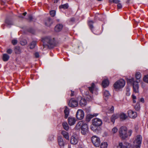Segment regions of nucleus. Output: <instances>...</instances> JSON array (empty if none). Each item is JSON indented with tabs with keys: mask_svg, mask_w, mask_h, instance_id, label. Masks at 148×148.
<instances>
[{
	"mask_svg": "<svg viewBox=\"0 0 148 148\" xmlns=\"http://www.w3.org/2000/svg\"><path fill=\"white\" fill-rule=\"evenodd\" d=\"M27 12H25L24 13H23V14H21L19 15L18 16V17H19V18H24V17L23 16V15H24V16H25L26 15V14H27Z\"/></svg>",
	"mask_w": 148,
	"mask_h": 148,
	"instance_id": "43",
	"label": "nucleus"
},
{
	"mask_svg": "<svg viewBox=\"0 0 148 148\" xmlns=\"http://www.w3.org/2000/svg\"><path fill=\"white\" fill-rule=\"evenodd\" d=\"M42 41L43 42V44L44 47L47 46L48 48H51L53 46V40L50 37H47L44 38Z\"/></svg>",
	"mask_w": 148,
	"mask_h": 148,
	"instance_id": "2",
	"label": "nucleus"
},
{
	"mask_svg": "<svg viewBox=\"0 0 148 148\" xmlns=\"http://www.w3.org/2000/svg\"><path fill=\"white\" fill-rule=\"evenodd\" d=\"M142 139V136L140 135H137L135 138L133 142V145H141Z\"/></svg>",
	"mask_w": 148,
	"mask_h": 148,
	"instance_id": "5",
	"label": "nucleus"
},
{
	"mask_svg": "<svg viewBox=\"0 0 148 148\" xmlns=\"http://www.w3.org/2000/svg\"><path fill=\"white\" fill-rule=\"evenodd\" d=\"M51 54H51V56H52V55H53L52 53H51Z\"/></svg>",
	"mask_w": 148,
	"mask_h": 148,
	"instance_id": "64",
	"label": "nucleus"
},
{
	"mask_svg": "<svg viewBox=\"0 0 148 148\" xmlns=\"http://www.w3.org/2000/svg\"><path fill=\"white\" fill-rule=\"evenodd\" d=\"M18 41L14 39L12 41V43L14 45H16Z\"/></svg>",
	"mask_w": 148,
	"mask_h": 148,
	"instance_id": "45",
	"label": "nucleus"
},
{
	"mask_svg": "<svg viewBox=\"0 0 148 148\" xmlns=\"http://www.w3.org/2000/svg\"><path fill=\"white\" fill-rule=\"evenodd\" d=\"M114 111V107L113 106H111L109 110V112L110 113H112Z\"/></svg>",
	"mask_w": 148,
	"mask_h": 148,
	"instance_id": "46",
	"label": "nucleus"
},
{
	"mask_svg": "<svg viewBox=\"0 0 148 148\" xmlns=\"http://www.w3.org/2000/svg\"><path fill=\"white\" fill-rule=\"evenodd\" d=\"M144 81L148 83V75L145 76L143 79Z\"/></svg>",
	"mask_w": 148,
	"mask_h": 148,
	"instance_id": "42",
	"label": "nucleus"
},
{
	"mask_svg": "<svg viewBox=\"0 0 148 148\" xmlns=\"http://www.w3.org/2000/svg\"><path fill=\"white\" fill-rule=\"evenodd\" d=\"M71 96H74V92L73 91H72V90H71Z\"/></svg>",
	"mask_w": 148,
	"mask_h": 148,
	"instance_id": "54",
	"label": "nucleus"
},
{
	"mask_svg": "<svg viewBox=\"0 0 148 148\" xmlns=\"http://www.w3.org/2000/svg\"><path fill=\"white\" fill-rule=\"evenodd\" d=\"M54 3H57L58 1V0H54Z\"/></svg>",
	"mask_w": 148,
	"mask_h": 148,
	"instance_id": "57",
	"label": "nucleus"
},
{
	"mask_svg": "<svg viewBox=\"0 0 148 148\" xmlns=\"http://www.w3.org/2000/svg\"><path fill=\"white\" fill-rule=\"evenodd\" d=\"M125 84V81L123 79H120L116 82L114 84V88L116 90L119 89L123 87Z\"/></svg>",
	"mask_w": 148,
	"mask_h": 148,
	"instance_id": "3",
	"label": "nucleus"
},
{
	"mask_svg": "<svg viewBox=\"0 0 148 148\" xmlns=\"http://www.w3.org/2000/svg\"><path fill=\"white\" fill-rule=\"evenodd\" d=\"M50 14L52 17H54L56 14V11L54 10H52L50 11Z\"/></svg>",
	"mask_w": 148,
	"mask_h": 148,
	"instance_id": "40",
	"label": "nucleus"
},
{
	"mask_svg": "<svg viewBox=\"0 0 148 148\" xmlns=\"http://www.w3.org/2000/svg\"><path fill=\"white\" fill-rule=\"evenodd\" d=\"M94 23V22H93L92 21H88V25L92 30L93 28V26L92 24Z\"/></svg>",
	"mask_w": 148,
	"mask_h": 148,
	"instance_id": "35",
	"label": "nucleus"
},
{
	"mask_svg": "<svg viewBox=\"0 0 148 148\" xmlns=\"http://www.w3.org/2000/svg\"><path fill=\"white\" fill-rule=\"evenodd\" d=\"M132 98L133 99H136V97L135 95H132Z\"/></svg>",
	"mask_w": 148,
	"mask_h": 148,
	"instance_id": "55",
	"label": "nucleus"
},
{
	"mask_svg": "<svg viewBox=\"0 0 148 148\" xmlns=\"http://www.w3.org/2000/svg\"><path fill=\"white\" fill-rule=\"evenodd\" d=\"M119 3V2L118 3H117V8L118 9H121L122 8V5L121 3Z\"/></svg>",
	"mask_w": 148,
	"mask_h": 148,
	"instance_id": "47",
	"label": "nucleus"
},
{
	"mask_svg": "<svg viewBox=\"0 0 148 148\" xmlns=\"http://www.w3.org/2000/svg\"><path fill=\"white\" fill-rule=\"evenodd\" d=\"M103 97L106 100H107L110 96L109 91L106 90H104L103 92Z\"/></svg>",
	"mask_w": 148,
	"mask_h": 148,
	"instance_id": "20",
	"label": "nucleus"
},
{
	"mask_svg": "<svg viewBox=\"0 0 148 148\" xmlns=\"http://www.w3.org/2000/svg\"><path fill=\"white\" fill-rule=\"evenodd\" d=\"M84 112L81 109H79L76 114V117L79 120H82L84 117Z\"/></svg>",
	"mask_w": 148,
	"mask_h": 148,
	"instance_id": "10",
	"label": "nucleus"
},
{
	"mask_svg": "<svg viewBox=\"0 0 148 148\" xmlns=\"http://www.w3.org/2000/svg\"><path fill=\"white\" fill-rule=\"evenodd\" d=\"M90 128L91 130L94 131L96 130L97 128V126L94 125L93 124L90 126Z\"/></svg>",
	"mask_w": 148,
	"mask_h": 148,
	"instance_id": "38",
	"label": "nucleus"
},
{
	"mask_svg": "<svg viewBox=\"0 0 148 148\" xmlns=\"http://www.w3.org/2000/svg\"><path fill=\"white\" fill-rule=\"evenodd\" d=\"M79 139L78 136L75 134H73L71 138L70 142L73 145H76Z\"/></svg>",
	"mask_w": 148,
	"mask_h": 148,
	"instance_id": "9",
	"label": "nucleus"
},
{
	"mask_svg": "<svg viewBox=\"0 0 148 148\" xmlns=\"http://www.w3.org/2000/svg\"><path fill=\"white\" fill-rule=\"evenodd\" d=\"M61 134L63 135L64 137L66 140H69V136L68 133L65 131H62Z\"/></svg>",
	"mask_w": 148,
	"mask_h": 148,
	"instance_id": "24",
	"label": "nucleus"
},
{
	"mask_svg": "<svg viewBox=\"0 0 148 148\" xmlns=\"http://www.w3.org/2000/svg\"><path fill=\"white\" fill-rule=\"evenodd\" d=\"M51 54H51V56H52V55H53L52 53H51Z\"/></svg>",
	"mask_w": 148,
	"mask_h": 148,
	"instance_id": "62",
	"label": "nucleus"
},
{
	"mask_svg": "<svg viewBox=\"0 0 148 148\" xmlns=\"http://www.w3.org/2000/svg\"><path fill=\"white\" fill-rule=\"evenodd\" d=\"M120 117L121 119L122 120H124L126 119L127 117V116L125 114L121 113L120 114Z\"/></svg>",
	"mask_w": 148,
	"mask_h": 148,
	"instance_id": "33",
	"label": "nucleus"
},
{
	"mask_svg": "<svg viewBox=\"0 0 148 148\" xmlns=\"http://www.w3.org/2000/svg\"><path fill=\"white\" fill-rule=\"evenodd\" d=\"M135 147V148H140V147L141 145H133Z\"/></svg>",
	"mask_w": 148,
	"mask_h": 148,
	"instance_id": "53",
	"label": "nucleus"
},
{
	"mask_svg": "<svg viewBox=\"0 0 148 148\" xmlns=\"http://www.w3.org/2000/svg\"><path fill=\"white\" fill-rule=\"evenodd\" d=\"M80 99L79 102V104L82 107H84L87 104V101L84 98L82 97L81 96L78 97V100Z\"/></svg>",
	"mask_w": 148,
	"mask_h": 148,
	"instance_id": "14",
	"label": "nucleus"
},
{
	"mask_svg": "<svg viewBox=\"0 0 148 148\" xmlns=\"http://www.w3.org/2000/svg\"><path fill=\"white\" fill-rule=\"evenodd\" d=\"M102 86L104 88H106L108 86L109 84V82L108 79H104L102 82Z\"/></svg>",
	"mask_w": 148,
	"mask_h": 148,
	"instance_id": "19",
	"label": "nucleus"
},
{
	"mask_svg": "<svg viewBox=\"0 0 148 148\" xmlns=\"http://www.w3.org/2000/svg\"><path fill=\"white\" fill-rule=\"evenodd\" d=\"M12 52V49H9L7 51V53L9 54H11Z\"/></svg>",
	"mask_w": 148,
	"mask_h": 148,
	"instance_id": "48",
	"label": "nucleus"
},
{
	"mask_svg": "<svg viewBox=\"0 0 148 148\" xmlns=\"http://www.w3.org/2000/svg\"><path fill=\"white\" fill-rule=\"evenodd\" d=\"M119 116V115L117 114H114L112 115L111 118V121L113 123L115 122V120L117 119Z\"/></svg>",
	"mask_w": 148,
	"mask_h": 148,
	"instance_id": "27",
	"label": "nucleus"
},
{
	"mask_svg": "<svg viewBox=\"0 0 148 148\" xmlns=\"http://www.w3.org/2000/svg\"><path fill=\"white\" fill-rule=\"evenodd\" d=\"M90 92L92 94L97 95L98 94V88L96 87L94 83H92L91 86L88 87Z\"/></svg>",
	"mask_w": 148,
	"mask_h": 148,
	"instance_id": "8",
	"label": "nucleus"
},
{
	"mask_svg": "<svg viewBox=\"0 0 148 148\" xmlns=\"http://www.w3.org/2000/svg\"><path fill=\"white\" fill-rule=\"evenodd\" d=\"M135 108L136 110L138 111L140 109V105L139 103H137L135 106Z\"/></svg>",
	"mask_w": 148,
	"mask_h": 148,
	"instance_id": "37",
	"label": "nucleus"
},
{
	"mask_svg": "<svg viewBox=\"0 0 148 148\" xmlns=\"http://www.w3.org/2000/svg\"><path fill=\"white\" fill-rule=\"evenodd\" d=\"M69 105L70 107L74 108L78 106V102L74 99H71L69 101Z\"/></svg>",
	"mask_w": 148,
	"mask_h": 148,
	"instance_id": "12",
	"label": "nucleus"
},
{
	"mask_svg": "<svg viewBox=\"0 0 148 148\" xmlns=\"http://www.w3.org/2000/svg\"><path fill=\"white\" fill-rule=\"evenodd\" d=\"M71 21L72 22H73L75 21V19L73 18H72L71 19Z\"/></svg>",
	"mask_w": 148,
	"mask_h": 148,
	"instance_id": "56",
	"label": "nucleus"
},
{
	"mask_svg": "<svg viewBox=\"0 0 148 148\" xmlns=\"http://www.w3.org/2000/svg\"><path fill=\"white\" fill-rule=\"evenodd\" d=\"M108 146V144L107 143L104 142L102 143L101 144L100 146L101 148H106Z\"/></svg>",
	"mask_w": 148,
	"mask_h": 148,
	"instance_id": "36",
	"label": "nucleus"
},
{
	"mask_svg": "<svg viewBox=\"0 0 148 148\" xmlns=\"http://www.w3.org/2000/svg\"><path fill=\"white\" fill-rule=\"evenodd\" d=\"M98 1H102V0H97Z\"/></svg>",
	"mask_w": 148,
	"mask_h": 148,
	"instance_id": "61",
	"label": "nucleus"
},
{
	"mask_svg": "<svg viewBox=\"0 0 148 148\" xmlns=\"http://www.w3.org/2000/svg\"><path fill=\"white\" fill-rule=\"evenodd\" d=\"M68 3H66L65 4L62 5H60L59 7L60 9H67L69 7Z\"/></svg>",
	"mask_w": 148,
	"mask_h": 148,
	"instance_id": "34",
	"label": "nucleus"
},
{
	"mask_svg": "<svg viewBox=\"0 0 148 148\" xmlns=\"http://www.w3.org/2000/svg\"><path fill=\"white\" fill-rule=\"evenodd\" d=\"M28 17H29V20L30 21H32L33 19V16L31 15H29V16H28Z\"/></svg>",
	"mask_w": 148,
	"mask_h": 148,
	"instance_id": "49",
	"label": "nucleus"
},
{
	"mask_svg": "<svg viewBox=\"0 0 148 148\" xmlns=\"http://www.w3.org/2000/svg\"><path fill=\"white\" fill-rule=\"evenodd\" d=\"M68 123L70 125H73L76 122L75 119L73 117H69L68 119Z\"/></svg>",
	"mask_w": 148,
	"mask_h": 148,
	"instance_id": "18",
	"label": "nucleus"
},
{
	"mask_svg": "<svg viewBox=\"0 0 148 148\" xmlns=\"http://www.w3.org/2000/svg\"><path fill=\"white\" fill-rule=\"evenodd\" d=\"M98 115L97 114H88L86 117V121H89L90 119L94 116H97Z\"/></svg>",
	"mask_w": 148,
	"mask_h": 148,
	"instance_id": "21",
	"label": "nucleus"
},
{
	"mask_svg": "<svg viewBox=\"0 0 148 148\" xmlns=\"http://www.w3.org/2000/svg\"><path fill=\"white\" fill-rule=\"evenodd\" d=\"M109 2L110 3H118L120 2V1L119 0H109Z\"/></svg>",
	"mask_w": 148,
	"mask_h": 148,
	"instance_id": "39",
	"label": "nucleus"
},
{
	"mask_svg": "<svg viewBox=\"0 0 148 148\" xmlns=\"http://www.w3.org/2000/svg\"><path fill=\"white\" fill-rule=\"evenodd\" d=\"M127 129L125 126L121 127L119 130V133L120 137L123 139H125L127 137Z\"/></svg>",
	"mask_w": 148,
	"mask_h": 148,
	"instance_id": "4",
	"label": "nucleus"
},
{
	"mask_svg": "<svg viewBox=\"0 0 148 148\" xmlns=\"http://www.w3.org/2000/svg\"><path fill=\"white\" fill-rule=\"evenodd\" d=\"M126 90L127 91H128L130 90V89L129 88H127L126 89Z\"/></svg>",
	"mask_w": 148,
	"mask_h": 148,
	"instance_id": "60",
	"label": "nucleus"
},
{
	"mask_svg": "<svg viewBox=\"0 0 148 148\" xmlns=\"http://www.w3.org/2000/svg\"><path fill=\"white\" fill-rule=\"evenodd\" d=\"M140 101L142 102V103H143L144 102V100L143 98H141L140 100Z\"/></svg>",
	"mask_w": 148,
	"mask_h": 148,
	"instance_id": "52",
	"label": "nucleus"
},
{
	"mask_svg": "<svg viewBox=\"0 0 148 148\" xmlns=\"http://www.w3.org/2000/svg\"><path fill=\"white\" fill-rule=\"evenodd\" d=\"M58 144L60 146H63L64 145V143L62 137H58Z\"/></svg>",
	"mask_w": 148,
	"mask_h": 148,
	"instance_id": "23",
	"label": "nucleus"
},
{
	"mask_svg": "<svg viewBox=\"0 0 148 148\" xmlns=\"http://www.w3.org/2000/svg\"><path fill=\"white\" fill-rule=\"evenodd\" d=\"M45 25L49 27L53 23V21L50 17L47 18L45 21Z\"/></svg>",
	"mask_w": 148,
	"mask_h": 148,
	"instance_id": "17",
	"label": "nucleus"
},
{
	"mask_svg": "<svg viewBox=\"0 0 148 148\" xmlns=\"http://www.w3.org/2000/svg\"><path fill=\"white\" fill-rule=\"evenodd\" d=\"M35 56L36 58H38L39 56V54L38 53L36 52L35 54Z\"/></svg>",
	"mask_w": 148,
	"mask_h": 148,
	"instance_id": "51",
	"label": "nucleus"
},
{
	"mask_svg": "<svg viewBox=\"0 0 148 148\" xmlns=\"http://www.w3.org/2000/svg\"><path fill=\"white\" fill-rule=\"evenodd\" d=\"M85 94L87 95L86 98L88 101H93L94 99L92 95H90L88 91H87L85 92Z\"/></svg>",
	"mask_w": 148,
	"mask_h": 148,
	"instance_id": "16",
	"label": "nucleus"
},
{
	"mask_svg": "<svg viewBox=\"0 0 148 148\" xmlns=\"http://www.w3.org/2000/svg\"><path fill=\"white\" fill-rule=\"evenodd\" d=\"M132 132V131L131 130H129L128 132V134L129 135V136H131Z\"/></svg>",
	"mask_w": 148,
	"mask_h": 148,
	"instance_id": "50",
	"label": "nucleus"
},
{
	"mask_svg": "<svg viewBox=\"0 0 148 148\" xmlns=\"http://www.w3.org/2000/svg\"><path fill=\"white\" fill-rule=\"evenodd\" d=\"M118 131L117 129L115 127H114L112 130V132L113 133H115Z\"/></svg>",
	"mask_w": 148,
	"mask_h": 148,
	"instance_id": "44",
	"label": "nucleus"
},
{
	"mask_svg": "<svg viewBox=\"0 0 148 148\" xmlns=\"http://www.w3.org/2000/svg\"><path fill=\"white\" fill-rule=\"evenodd\" d=\"M51 54H51V56H52V55H53L52 53H51Z\"/></svg>",
	"mask_w": 148,
	"mask_h": 148,
	"instance_id": "63",
	"label": "nucleus"
},
{
	"mask_svg": "<svg viewBox=\"0 0 148 148\" xmlns=\"http://www.w3.org/2000/svg\"><path fill=\"white\" fill-rule=\"evenodd\" d=\"M91 140L93 145L96 147H98L100 144V138L94 136L92 137Z\"/></svg>",
	"mask_w": 148,
	"mask_h": 148,
	"instance_id": "7",
	"label": "nucleus"
},
{
	"mask_svg": "<svg viewBox=\"0 0 148 148\" xmlns=\"http://www.w3.org/2000/svg\"><path fill=\"white\" fill-rule=\"evenodd\" d=\"M14 50L15 53L16 54H19L21 53V49L19 47H15Z\"/></svg>",
	"mask_w": 148,
	"mask_h": 148,
	"instance_id": "32",
	"label": "nucleus"
},
{
	"mask_svg": "<svg viewBox=\"0 0 148 148\" xmlns=\"http://www.w3.org/2000/svg\"><path fill=\"white\" fill-rule=\"evenodd\" d=\"M127 113L128 116L130 118H134L137 116L136 112L133 111L131 110H129L127 112Z\"/></svg>",
	"mask_w": 148,
	"mask_h": 148,
	"instance_id": "15",
	"label": "nucleus"
},
{
	"mask_svg": "<svg viewBox=\"0 0 148 148\" xmlns=\"http://www.w3.org/2000/svg\"><path fill=\"white\" fill-rule=\"evenodd\" d=\"M127 96H129L130 95V93L129 92H127Z\"/></svg>",
	"mask_w": 148,
	"mask_h": 148,
	"instance_id": "58",
	"label": "nucleus"
},
{
	"mask_svg": "<svg viewBox=\"0 0 148 148\" xmlns=\"http://www.w3.org/2000/svg\"><path fill=\"white\" fill-rule=\"evenodd\" d=\"M64 112L65 114V118L66 119L68 117L69 114V109L66 106L65 107V109L64 110Z\"/></svg>",
	"mask_w": 148,
	"mask_h": 148,
	"instance_id": "25",
	"label": "nucleus"
},
{
	"mask_svg": "<svg viewBox=\"0 0 148 148\" xmlns=\"http://www.w3.org/2000/svg\"><path fill=\"white\" fill-rule=\"evenodd\" d=\"M36 42L35 41H32L30 44V49H34L36 46Z\"/></svg>",
	"mask_w": 148,
	"mask_h": 148,
	"instance_id": "30",
	"label": "nucleus"
},
{
	"mask_svg": "<svg viewBox=\"0 0 148 148\" xmlns=\"http://www.w3.org/2000/svg\"><path fill=\"white\" fill-rule=\"evenodd\" d=\"M9 56L7 54H4L3 55L2 59L4 61H7L9 59Z\"/></svg>",
	"mask_w": 148,
	"mask_h": 148,
	"instance_id": "29",
	"label": "nucleus"
},
{
	"mask_svg": "<svg viewBox=\"0 0 148 148\" xmlns=\"http://www.w3.org/2000/svg\"><path fill=\"white\" fill-rule=\"evenodd\" d=\"M62 125L64 130L66 131L68 130L69 127L67 122H63L62 123Z\"/></svg>",
	"mask_w": 148,
	"mask_h": 148,
	"instance_id": "31",
	"label": "nucleus"
},
{
	"mask_svg": "<svg viewBox=\"0 0 148 148\" xmlns=\"http://www.w3.org/2000/svg\"><path fill=\"white\" fill-rule=\"evenodd\" d=\"M133 102L134 103H135L136 102V101L135 100V99H133Z\"/></svg>",
	"mask_w": 148,
	"mask_h": 148,
	"instance_id": "59",
	"label": "nucleus"
},
{
	"mask_svg": "<svg viewBox=\"0 0 148 148\" xmlns=\"http://www.w3.org/2000/svg\"><path fill=\"white\" fill-rule=\"evenodd\" d=\"M88 132V125L86 123H84L81 128V133L83 135L87 134Z\"/></svg>",
	"mask_w": 148,
	"mask_h": 148,
	"instance_id": "11",
	"label": "nucleus"
},
{
	"mask_svg": "<svg viewBox=\"0 0 148 148\" xmlns=\"http://www.w3.org/2000/svg\"><path fill=\"white\" fill-rule=\"evenodd\" d=\"M5 23L7 25V26L9 28L10 27V26L13 25L12 21L8 18L5 20Z\"/></svg>",
	"mask_w": 148,
	"mask_h": 148,
	"instance_id": "28",
	"label": "nucleus"
},
{
	"mask_svg": "<svg viewBox=\"0 0 148 148\" xmlns=\"http://www.w3.org/2000/svg\"><path fill=\"white\" fill-rule=\"evenodd\" d=\"M63 25L62 24H58L55 27V30L56 32L60 31L62 29Z\"/></svg>",
	"mask_w": 148,
	"mask_h": 148,
	"instance_id": "22",
	"label": "nucleus"
},
{
	"mask_svg": "<svg viewBox=\"0 0 148 148\" xmlns=\"http://www.w3.org/2000/svg\"><path fill=\"white\" fill-rule=\"evenodd\" d=\"M20 43L22 45H24L27 44V41L25 40H23L21 41Z\"/></svg>",
	"mask_w": 148,
	"mask_h": 148,
	"instance_id": "41",
	"label": "nucleus"
},
{
	"mask_svg": "<svg viewBox=\"0 0 148 148\" xmlns=\"http://www.w3.org/2000/svg\"><path fill=\"white\" fill-rule=\"evenodd\" d=\"M92 121L93 124L97 127L100 126L102 123L101 120L98 118L94 119Z\"/></svg>",
	"mask_w": 148,
	"mask_h": 148,
	"instance_id": "13",
	"label": "nucleus"
},
{
	"mask_svg": "<svg viewBox=\"0 0 148 148\" xmlns=\"http://www.w3.org/2000/svg\"><path fill=\"white\" fill-rule=\"evenodd\" d=\"M135 77L137 81H135L134 78H127V82L128 84L132 85L133 87V90L135 92H138V91L139 86L138 83L140 81L141 75L139 72H137L135 74Z\"/></svg>",
	"mask_w": 148,
	"mask_h": 148,
	"instance_id": "1",
	"label": "nucleus"
},
{
	"mask_svg": "<svg viewBox=\"0 0 148 148\" xmlns=\"http://www.w3.org/2000/svg\"><path fill=\"white\" fill-rule=\"evenodd\" d=\"M118 148H133L132 144L125 142L123 144L122 143L119 142L117 146Z\"/></svg>",
	"mask_w": 148,
	"mask_h": 148,
	"instance_id": "6",
	"label": "nucleus"
},
{
	"mask_svg": "<svg viewBox=\"0 0 148 148\" xmlns=\"http://www.w3.org/2000/svg\"><path fill=\"white\" fill-rule=\"evenodd\" d=\"M84 123L82 121H79L76 125L75 128L77 130H79L82 128V127Z\"/></svg>",
	"mask_w": 148,
	"mask_h": 148,
	"instance_id": "26",
	"label": "nucleus"
}]
</instances>
